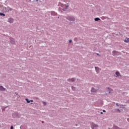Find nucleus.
Masks as SVG:
<instances>
[{
  "label": "nucleus",
  "instance_id": "obj_1",
  "mask_svg": "<svg viewBox=\"0 0 129 129\" xmlns=\"http://www.w3.org/2000/svg\"><path fill=\"white\" fill-rule=\"evenodd\" d=\"M59 7L60 10L66 11L69 8V3H66V2H63L59 4Z\"/></svg>",
  "mask_w": 129,
  "mask_h": 129
},
{
  "label": "nucleus",
  "instance_id": "obj_22",
  "mask_svg": "<svg viewBox=\"0 0 129 129\" xmlns=\"http://www.w3.org/2000/svg\"><path fill=\"white\" fill-rule=\"evenodd\" d=\"M103 112H106V111H105V110H103Z\"/></svg>",
  "mask_w": 129,
  "mask_h": 129
},
{
  "label": "nucleus",
  "instance_id": "obj_3",
  "mask_svg": "<svg viewBox=\"0 0 129 129\" xmlns=\"http://www.w3.org/2000/svg\"><path fill=\"white\" fill-rule=\"evenodd\" d=\"M117 54H118V52L116 51H113L112 52V55L113 56H115L116 55H117Z\"/></svg>",
  "mask_w": 129,
  "mask_h": 129
},
{
  "label": "nucleus",
  "instance_id": "obj_20",
  "mask_svg": "<svg viewBox=\"0 0 129 129\" xmlns=\"http://www.w3.org/2000/svg\"><path fill=\"white\" fill-rule=\"evenodd\" d=\"M117 111H118L119 112H120V110H119V109H117Z\"/></svg>",
  "mask_w": 129,
  "mask_h": 129
},
{
  "label": "nucleus",
  "instance_id": "obj_19",
  "mask_svg": "<svg viewBox=\"0 0 129 129\" xmlns=\"http://www.w3.org/2000/svg\"><path fill=\"white\" fill-rule=\"evenodd\" d=\"M116 106H119V105L118 104V103H116Z\"/></svg>",
  "mask_w": 129,
  "mask_h": 129
},
{
  "label": "nucleus",
  "instance_id": "obj_23",
  "mask_svg": "<svg viewBox=\"0 0 129 129\" xmlns=\"http://www.w3.org/2000/svg\"><path fill=\"white\" fill-rule=\"evenodd\" d=\"M13 128H14V127H13V126H11V129H13Z\"/></svg>",
  "mask_w": 129,
  "mask_h": 129
},
{
  "label": "nucleus",
  "instance_id": "obj_17",
  "mask_svg": "<svg viewBox=\"0 0 129 129\" xmlns=\"http://www.w3.org/2000/svg\"><path fill=\"white\" fill-rule=\"evenodd\" d=\"M12 44H14L15 43V40L14 39H12V41H11Z\"/></svg>",
  "mask_w": 129,
  "mask_h": 129
},
{
  "label": "nucleus",
  "instance_id": "obj_25",
  "mask_svg": "<svg viewBox=\"0 0 129 129\" xmlns=\"http://www.w3.org/2000/svg\"><path fill=\"white\" fill-rule=\"evenodd\" d=\"M97 55L98 56H99V53H97Z\"/></svg>",
  "mask_w": 129,
  "mask_h": 129
},
{
  "label": "nucleus",
  "instance_id": "obj_13",
  "mask_svg": "<svg viewBox=\"0 0 129 129\" xmlns=\"http://www.w3.org/2000/svg\"><path fill=\"white\" fill-rule=\"evenodd\" d=\"M92 92H96V90L94 89V88H92L91 90Z\"/></svg>",
  "mask_w": 129,
  "mask_h": 129
},
{
  "label": "nucleus",
  "instance_id": "obj_24",
  "mask_svg": "<svg viewBox=\"0 0 129 129\" xmlns=\"http://www.w3.org/2000/svg\"><path fill=\"white\" fill-rule=\"evenodd\" d=\"M103 113L102 112H100V114H102Z\"/></svg>",
  "mask_w": 129,
  "mask_h": 129
},
{
  "label": "nucleus",
  "instance_id": "obj_6",
  "mask_svg": "<svg viewBox=\"0 0 129 129\" xmlns=\"http://www.w3.org/2000/svg\"><path fill=\"white\" fill-rule=\"evenodd\" d=\"M106 91H107V93H106V94H107V93H110V92L111 91V89H110V88H107Z\"/></svg>",
  "mask_w": 129,
  "mask_h": 129
},
{
  "label": "nucleus",
  "instance_id": "obj_18",
  "mask_svg": "<svg viewBox=\"0 0 129 129\" xmlns=\"http://www.w3.org/2000/svg\"><path fill=\"white\" fill-rule=\"evenodd\" d=\"M42 103H43V104H44V105H46L47 104L46 102H42Z\"/></svg>",
  "mask_w": 129,
  "mask_h": 129
},
{
  "label": "nucleus",
  "instance_id": "obj_26",
  "mask_svg": "<svg viewBox=\"0 0 129 129\" xmlns=\"http://www.w3.org/2000/svg\"><path fill=\"white\" fill-rule=\"evenodd\" d=\"M109 129H110V128H109Z\"/></svg>",
  "mask_w": 129,
  "mask_h": 129
},
{
  "label": "nucleus",
  "instance_id": "obj_11",
  "mask_svg": "<svg viewBox=\"0 0 129 129\" xmlns=\"http://www.w3.org/2000/svg\"><path fill=\"white\" fill-rule=\"evenodd\" d=\"M95 70H96V71L97 72H98V71H99V70H100L99 68H98V67H95Z\"/></svg>",
  "mask_w": 129,
  "mask_h": 129
},
{
  "label": "nucleus",
  "instance_id": "obj_2",
  "mask_svg": "<svg viewBox=\"0 0 129 129\" xmlns=\"http://www.w3.org/2000/svg\"><path fill=\"white\" fill-rule=\"evenodd\" d=\"M67 19L69 20V21H71L72 22H74V21H75V18H74V17L73 16H69L68 17Z\"/></svg>",
  "mask_w": 129,
  "mask_h": 129
},
{
  "label": "nucleus",
  "instance_id": "obj_12",
  "mask_svg": "<svg viewBox=\"0 0 129 129\" xmlns=\"http://www.w3.org/2000/svg\"><path fill=\"white\" fill-rule=\"evenodd\" d=\"M69 81H71V82H74V81H75V79L74 78L70 79H69Z\"/></svg>",
  "mask_w": 129,
  "mask_h": 129
},
{
  "label": "nucleus",
  "instance_id": "obj_9",
  "mask_svg": "<svg viewBox=\"0 0 129 129\" xmlns=\"http://www.w3.org/2000/svg\"><path fill=\"white\" fill-rule=\"evenodd\" d=\"M125 43H128L129 42V38H126L124 41Z\"/></svg>",
  "mask_w": 129,
  "mask_h": 129
},
{
  "label": "nucleus",
  "instance_id": "obj_16",
  "mask_svg": "<svg viewBox=\"0 0 129 129\" xmlns=\"http://www.w3.org/2000/svg\"><path fill=\"white\" fill-rule=\"evenodd\" d=\"M113 128H115V129H120V128H119L118 127H117L116 126H114Z\"/></svg>",
  "mask_w": 129,
  "mask_h": 129
},
{
  "label": "nucleus",
  "instance_id": "obj_8",
  "mask_svg": "<svg viewBox=\"0 0 129 129\" xmlns=\"http://www.w3.org/2000/svg\"><path fill=\"white\" fill-rule=\"evenodd\" d=\"M51 16H56L57 13L55 12H51Z\"/></svg>",
  "mask_w": 129,
  "mask_h": 129
},
{
  "label": "nucleus",
  "instance_id": "obj_14",
  "mask_svg": "<svg viewBox=\"0 0 129 129\" xmlns=\"http://www.w3.org/2000/svg\"><path fill=\"white\" fill-rule=\"evenodd\" d=\"M94 20L96 22H97V21H100V19H99V18H96Z\"/></svg>",
  "mask_w": 129,
  "mask_h": 129
},
{
  "label": "nucleus",
  "instance_id": "obj_15",
  "mask_svg": "<svg viewBox=\"0 0 129 129\" xmlns=\"http://www.w3.org/2000/svg\"><path fill=\"white\" fill-rule=\"evenodd\" d=\"M0 16H3V17H5V16H6V15H5V14H4V13H0Z\"/></svg>",
  "mask_w": 129,
  "mask_h": 129
},
{
  "label": "nucleus",
  "instance_id": "obj_10",
  "mask_svg": "<svg viewBox=\"0 0 129 129\" xmlns=\"http://www.w3.org/2000/svg\"><path fill=\"white\" fill-rule=\"evenodd\" d=\"M25 100L27 101V103H30V102H33V100L29 101V99L28 98L25 99Z\"/></svg>",
  "mask_w": 129,
  "mask_h": 129
},
{
  "label": "nucleus",
  "instance_id": "obj_5",
  "mask_svg": "<svg viewBox=\"0 0 129 129\" xmlns=\"http://www.w3.org/2000/svg\"><path fill=\"white\" fill-rule=\"evenodd\" d=\"M0 90L1 91H6V89L4 87L0 86Z\"/></svg>",
  "mask_w": 129,
  "mask_h": 129
},
{
  "label": "nucleus",
  "instance_id": "obj_4",
  "mask_svg": "<svg viewBox=\"0 0 129 129\" xmlns=\"http://www.w3.org/2000/svg\"><path fill=\"white\" fill-rule=\"evenodd\" d=\"M9 23H10V24H12V23L14 22V19L12 18H9L8 20Z\"/></svg>",
  "mask_w": 129,
  "mask_h": 129
},
{
  "label": "nucleus",
  "instance_id": "obj_7",
  "mask_svg": "<svg viewBox=\"0 0 129 129\" xmlns=\"http://www.w3.org/2000/svg\"><path fill=\"white\" fill-rule=\"evenodd\" d=\"M115 75L116 77H119V76H120V74L119 73V72H116L115 73Z\"/></svg>",
  "mask_w": 129,
  "mask_h": 129
},
{
  "label": "nucleus",
  "instance_id": "obj_21",
  "mask_svg": "<svg viewBox=\"0 0 129 129\" xmlns=\"http://www.w3.org/2000/svg\"><path fill=\"white\" fill-rule=\"evenodd\" d=\"M72 40H69V43H72Z\"/></svg>",
  "mask_w": 129,
  "mask_h": 129
}]
</instances>
